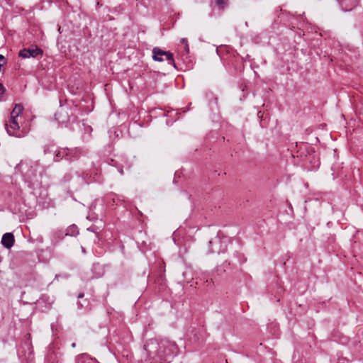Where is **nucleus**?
Listing matches in <instances>:
<instances>
[{
  "mask_svg": "<svg viewBox=\"0 0 363 363\" xmlns=\"http://www.w3.org/2000/svg\"><path fill=\"white\" fill-rule=\"evenodd\" d=\"M118 171H119V172H120V174H121V175H123V168H122V167H121V168H120V169H118Z\"/></svg>",
  "mask_w": 363,
  "mask_h": 363,
  "instance_id": "nucleus-21",
  "label": "nucleus"
},
{
  "mask_svg": "<svg viewBox=\"0 0 363 363\" xmlns=\"http://www.w3.org/2000/svg\"><path fill=\"white\" fill-rule=\"evenodd\" d=\"M55 357H55V354H53V355H50V356L48 358V362H50V359H55Z\"/></svg>",
  "mask_w": 363,
  "mask_h": 363,
  "instance_id": "nucleus-19",
  "label": "nucleus"
},
{
  "mask_svg": "<svg viewBox=\"0 0 363 363\" xmlns=\"http://www.w3.org/2000/svg\"><path fill=\"white\" fill-rule=\"evenodd\" d=\"M23 110V107L21 104H16L13 111L11 113V118H18Z\"/></svg>",
  "mask_w": 363,
  "mask_h": 363,
  "instance_id": "nucleus-9",
  "label": "nucleus"
},
{
  "mask_svg": "<svg viewBox=\"0 0 363 363\" xmlns=\"http://www.w3.org/2000/svg\"><path fill=\"white\" fill-rule=\"evenodd\" d=\"M87 230L91 231V232L95 233L96 235H98L99 230V228H98V227H96L95 225H92V226L88 228Z\"/></svg>",
  "mask_w": 363,
  "mask_h": 363,
  "instance_id": "nucleus-12",
  "label": "nucleus"
},
{
  "mask_svg": "<svg viewBox=\"0 0 363 363\" xmlns=\"http://www.w3.org/2000/svg\"><path fill=\"white\" fill-rule=\"evenodd\" d=\"M68 152L69 153H67V160H69V161H72L73 160H77L79 158V152L78 150L77 149H69L68 148Z\"/></svg>",
  "mask_w": 363,
  "mask_h": 363,
  "instance_id": "nucleus-10",
  "label": "nucleus"
},
{
  "mask_svg": "<svg viewBox=\"0 0 363 363\" xmlns=\"http://www.w3.org/2000/svg\"><path fill=\"white\" fill-rule=\"evenodd\" d=\"M159 57H164V55H159Z\"/></svg>",
  "mask_w": 363,
  "mask_h": 363,
  "instance_id": "nucleus-23",
  "label": "nucleus"
},
{
  "mask_svg": "<svg viewBox=\"0 0 363 363\" xmlns=\"http://www.w3.org/2000/svg\"><path fill=\"white\" fill-rule=\"evenodd\" d=\"M68 148H60L55 152L54 162H59L62 159L67 160Z\"/></svg>",
  "mask_w": 363,
  "mask_h": 363,
  "instance_id": "nucleus-7",
  "label": "nucleus"
},
{
  "mask_svg": "<svg viewBox=\"0 0 363 363\" xmlns=\"http://www.w3.org/2000/svg\"><path fill=\"white\" fill-rule=\"evenodd\" d=\"M16 118L10 117L9 128H7V132L9 135H14V133L11 130L15 131L19 129V125L16 121Z\"/></svg>",
  "mask_w": 363,
  "mask_h": 363,
  "instance_id": "nucleus-8",
  "label": "nucleus"
},
{
  "mask_svg": "<svg viewBox=\"0 0 363 363\" xmlns=\"http://www.w3.org/2000/svg\"><path fill=\"white\" fill-rule=\"evenodd\" d=\"M181 43H183V44H187V39L186 38H182L181 39Z\"/></svg>",
  "mask_w": 363,
  "mask_h": 363,
  "instance_id": "nucleus-18",
  "label": "nucleus"
},
{
  "mask_svg": "<svg viewBox=\"0 0 363 363\" xmlns=\"http://www.w3.org/2000/svg\"><path fill=\"white\" fill-rule=\"evenodd\" d=\"M43 54V50L36 45H32L28 48H24L19 52V57L22 58L35 57Z\"/></svg>",
  "mask_w": 363,
  "mask_h": 363,
  "instance_id": "nucleus-3",
  "label": "nucleus"
},
{
  "mask_svg": "<svg viewBox=\"0 0 363 363\" xmlns=\"http://www.w3.org/2000/svg\"><path fill=\"white\" fill-rule=\"evenodd\" d=\"M184 49H185L186 52V53H189V45H188V43H187V44H185Z\"/></svg>",
  "mask_w": 363,
  "mask_h": 363,
  "instance_id": "nucleus-17",
  "label": "nucleus"
},
{
  "mask_svg": "<svg viewBox=\"0 0 363 363\" xmlns=\"http://www.w3.org/2000/svg\"><path fill=\"white\" fill-rule=\"evenodd\" d=\"M5 62H6L5 57L3 55H0V64H1L3 65V64Z\"/></svg>",
  "mask_w": 363,
  "mask_h": 363,
  "instance_id": "nucleus-16",
  "label": "nucleus"
},
{
  "mask_svg": "<svg viewBox=\"0 0 363 363\" xmlns=\"http://www.w3.org/2000/svg\"><path fill=\"white\" fill-rule=\"evenodd\" d=\"M75 363H99L96 359L90 357L86 353L79 354L75 358Z\"/></svg>",
  "mask_w": 363,
  "mask_h": 363,
  "instance_id": "nucleus-6",
  "label": "nucleus"
},
{
  "mask_svg": "<svg viewBox=\"0 0 363 363\" xmlns=\"http://www.w3.org/2000/svg\"><path fill=\"white\" fill-rule=\"evenodd\" d=\"M78 304L81 306V307H83V305L81 304L80 303H78Z\"/></svg>",
  "mask_w": 363,
  "mask_h": 363,
  "instance_id": "nucleus-24",
  "label": "nucleus"
},
{
  "mask_svg": "<svg viewBox=\"0 0 363 363\" xmlns=\"http://www.w3.org/2000/svg\"><path fill=\"white\" fill-rule=\"evenodd\" d=\"M216 2V4L220 7V8H224V6H225V2L224 0H215Z\"/></svg>",
  "mask_w": 363,
  "mask_h": 363,
  "instance_id": "nucleus-14",
  "label": "nucleus"
},
{
  "mask_svg": "<svg viewBox=\"0 0 363 363\" xmlns=\"http://www.w3.org/2000/svg\"><path fill=\"white\" fill-rule=\"evenodd\" d=\"M340 6L342 7V11H351V10L352 9V8L355 6V5H354V6H351L350 8H346V9H344V8H343V6H342V4H340Z\"/></svg>",
  "mask_w": 363,
  "mask_h": 363,
  "instance_id": "nucleus-15",
  "label": "nucleus"
},
{
  "mask_svg": "<svg viewBox=\"0 0 363 363\" xmlns=\"http://www.w3.org/2000/svg\"><path fill=\"white\" fill-rule=\"evenodd\" d=\"M39 162L32 160H22L16 169L23 175L25 180L31 182L37 175Z\"/></svg>",
  "mask_w": 363,
  "mask_h": 363,
  "instance_id": "nucleus-1",
  "label": "nucleus"
},
{
  "mask_svg": "<svg viewBox=\"0 0 363 363\" xmlns=\"http://www.w3.org/2000/svg\"><path fill=\"white\" fill-rule=\"evenodd\" d=\"M152 58L155 61L158 62H162L165 60L168 62V64L172 65L174 68H177L173 54L170 52L164 51L159 48H154L152 49Z\"/></svg>",
  "mask_w": 363,
  "mask_h": 363,
  "instance_id": "nucleus-2",
  "label": "nucleus"
},
{
  "mask_svg": "<svg viewBox=\"0 0 363 363\" xmlns=\"http://www.w3.org/2000/svg\"><path fill=\"white\" fill-rule=\"evenodd\" d=\"M83 297H84V294H83V293H80V294L78 295V296H77V298H83Z\"/></svg>",
  "mask_w": 363,
  "mask_h": 363,
  "instance_id": "nucleus-20",
  "label": "nucleus"
},
{
  "mask_svg": "<svg viewBox=\"0 0 363 363\" xmlns=\"http://www.w3.org/2000/svg\"><path fill=\"white\" fill-rule=\"evenodd\" d=\"M49 299H50L49 296H47L46 295H43L40 297L39 301H48L49 303L51 304L52 303V300L50 301Z\"/></svg>",
  "mask_w": 363,
  "mask_h": 363,
  "instance_id": "nucleus-13",
  "label": "nucleus"
},
{
  "mask_svg": "<svg viewBox=\"0 0 363 363\" xmlns=\"http://www.w3.org/2000/svg\"><path fill=\"white\" fill-rule=\"evenodd\" d=\"M78 228L75 225L69 226L66 233V235L75 236L78 234Z\"/></svg>",
  "mask_w": 363,
  "mask_h": 363,
  "instance_id": "nucleus-11",
  "label": "nucleus"
},
{
  "mask_svg": "<svg viewBox=\"0 0 363 363\" xmlns=\"http://www.w3.org/2000/svg\"><path fill=\"white\" fill-rule=\"evenodd\" d=\"M52 363H53V362H52Z\"/></svg>",
  "mask_w": 363,
  "mask_h": 363,
  "instance_id": "nucleus-25",
  "label": "nucleus"
},
{
  "mask_svg": "<svg viewBox=\"0 0 363 363\" xmlns=\"http://www.w3.org/2000/svg\"><path fill=\"white\" fill-rule=\"evenodd\" d=\"M176 348V345L171 342H161L159 345L160 355H170Z\"/></svg>",
  "mask_w": 363,
  "mask_h": 363,
  "instance_id": "nucleus-4",
  "label": "nucleus"
},
{
  "mask_svg": "<svg viewBox=\"0 0 363 363\" xmlns=\"http://www.w3.org/2000/svg\"><path fill=\"white\" fill-rule=\"evenodd\" d=\"M15 242L14 235L11 233H6L3 235L1 243L6 249H10L13 247Z\"/></svg>",
  "mask_w": 363,
  "mask_h": 363,
  "instance_id": "nucleus-5",
  "label": "nucleus"
},
{
  "mask_svg": "<svg viewBox=\"0 0 363 363\" xmlns=\"http://www.w3.org/2000/svg\"><path fill=\"white\" fill-rule=\"evenodd\" d=\"M72 347H76V343H75V342H73V343L72 344Z\"/></svg>",
  "mask_w": 363,
  "mask_h": 363,
  "instance_id": "nucleus-22",
  "label": "nucleus"
}]
</instances>
